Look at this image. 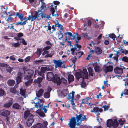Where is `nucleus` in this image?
<instances>
[{"label": "nucleus", "mask_w": 128, "mask_h": 128, "mask_svg": "<svg viewBox=\"0 0 128 128\" xmlns=\"http://www.w3.org/2000/svg\"><path fill=\"white\" fill-rule=\"evenodd\" d=\"M24 119L27 120L26 125L28 127L30 126L34 121V116L30 113L29 110H26L24 112Z\"/></svg>", "instance_id": "f257e3e1"}, {"label": "nucleus", "mask_w": 128, "mask_h": 128, "mask_svg": "<svg viewBox=\"0 0 128 128\" xmlns=\"http://www.w3.org/2000/svg\"><path fill=\"white\" fill-rule=\"evenodd\" d=\"M46 8V6H44L43 5L38 10V12L37 11L35 12V13H36V12L37 13V16H38L37 18H36V19L38 20L41 19L40 16H40L42 18H45L46 17V14H44V12Z\"/></svg>", "instance_id": "f03ea898"}, {"label": "nucleus", "mask_w": 128, "mask_h": 128, "mask_svg": "<svg viewBox=\"0 0 128 128\" xmlns=\"http://www.w3.org/2000/svg\"><path fill=\"white\" fill-rule=\"evenodd\" d=\"M34 73L33 70H25L24 73V79L29 80L32 78Z\"/></svg>", "instance_id": "7ed1b4c3"}, {"label": "nucleus", "mask_w": 128, "mask_h": 128, "mask_svg": "<svg viewBox=\"0 0 128 128\" xmlns=\"http://www.w3.org/2000/svg\"><path fill=\"white\" fill-rule=\"evenodd\" d=\"M39 109L36 111L37 113L41 117H44L46 115L44 112L45 113H46L47 112V110L46 108L44 107L43 104H41L38 106Z\"/></svg>", "instance_id": "20e7f679"}, {"label": "nucleus", "mask_w": 128, "mask_h": 128, "mask_svg": "<svg viewBox=\"0 0 128 128\" xmlns=\"http://www.w3.org/2000/svg\"><path fill=\"white\" fill-rule=\"evenodd\" d=\"M38 16H37V13L36 12L35 13L34 15H30L27 17V19L25 20L23 22L24 25L26 24V23L28 22L27 21L28 20H31V22L34 21V20H36V18H37Z\"/></svg>", "instance_id": "39448f33"}, {"label": "nucleus", "mask_w": 128, "mask_h": 128, "mask_svg": "<svg viewBox=\"0 0 128 128\" xmlns=\"http://www.w3.org/2000/svg\"><path fill=\"white\" fill-rule=\"evenodd\" d=\"M69 120V122L68 124L69 127L70 128H74L76 125V118L72 117Z\"/></svg>", "instance_id": "423d86ee"}, {"label": "nucleus", "mask_w": 128, "mask_h": 128, "mask_svg": "<svg viewBox=\"0 0 128 128\" xmlns=\"http://www.w3.org/2000/svg\"><path fill=\"white\" fill-rule=\"evenodd\" d=\"M80 71L82 79H88V74L86 68H84L82 70H80Z\"/></svg>", "instance_id": "0eeeda50"}, {"label": "nucleus", "mask_w": 128, "mask_h": 128, "mask_svg": "<svg viewBox=\"0 0 128 128\" xmlns=\"http://www.w3.org/2000/svg\"><path fill=\"white\" fill-rule=\"evenodd\" d=\"M76 121L78 122L79 121L81 120V121L85 120L86 121L87 119L86 118L85 115H83L81 114L80 113L79 115H78L76 114Z\"/></svg>", "instance_id": "6e6552de"}, {"label": "nucleus", "mask_w": 128, "mask_h": 128, "mask_svg": "<svg viewBox=\"0 0 128 128\" xmlns=\"http://www.w3.org/2000/svg\"><path fill=\"white\" fill-rule=\"evenodd\" d=\"M23 73L19 71L18 73L17 76L16 78V81L17 84H19L22 82V78Z\"/></svg>", "instance_id": "1a4fd4ad"}, {"label": "nucleus", "mask_w": 128, "mask_h": 128, "mask_svg": "<svg viewBox=\"0 0 128 128\" xmlns=\"http://www.w3.org/2000/svg\"><path fill=\"white\" fill-rule=\"evenodd\" d=\"M60 80V77L58 76L57 74H55L54 76L52 81L56 83L57 85H60L61 84Z\"/></svg>", "instance_id": "9d476101"}, {"label": "nucleus", "mask_w": 128, "mask_h": 128, "mask_svg": "<svg viewBox=\"0 0 128 128\" xmlns=\"http://www.w3.org/2000/svg\"><path fill=\"white\" fill-rule=\"evenodd\" d=\"M54 63L55 64V68H57V67H61V66L64 62H62L60 60H53Z\"/></svg>", "instance_id": "9b49d317"}, {"label": "nucleus", "mask_w": 128, "mask_h": 128, "mask_svg": "<svg viewBox=\"0 0 128 128\" xmlns=\"http://www.w3.org/2000/svg\"><path fill=\"white\" fill-rule=\"evenodd\" d=\"M10 114V112L7 110H2L0 111V115L7 117Z\"/></svg>", "instance_id": "f8f14e48"}, {"label": "nucleus", "mask_w": 128, "mask_h": 128, "mask_svg": "<svg viewBox=\"0 0 128 128\" xmlns=\"http://www.w3.org/2000/svg\"><path fill=\"white\" fill-rule=\"evenodd\" d=\"M46 78L48 80V81H50L52 80H53L54 76V74L52 72H48L47 74Z\"/></svg>", "instance_id": "ddd939ff"}, {"label": "nucleus", "mask_w": 128, "mask_h": 128, "mask_svg": "<svg viewBox=\"0 0 128 128\" xmlns=\"http://www.w3.org/2000/svg\"><path fill=\"white\" fill-rule=\"evenodd\" d=\"M93 109V110H91V112H95L96 114L99 112H101L103 111V109L102 108H99L98 107H94Z\"/></svg>", "instance_id": "4468645a"}, {"label": "nucleus", "mask_w": 128, "mask_h": 128, "mask_svg": "<svg viewBox=\"0 0 128 128\" xmlns=\"http://www.w3.org/2000/svg\"><path fill=\"white\" fill-rule=\"evenodd\" d=\"M64 32V30L63 28L62 27H61L60 30L58 34L59 39H61L63 38V34Z\"/></svg>", "instance_id": "2eb2a0df"}, {"label": "nucleus", "mask_w": 128, "mask_h": 128, "mask_svg": "<svg viewBox=\"0 0 128 128\" xmlns=\"http://www.w3.org/2000/svg\"><path fill=\"white\" fill-rule=\"evenodd\" d=\"M114 71L116 74H122L123 73L122 69L120 68L116 67L114 69Z\"/></svg>", "instance_id": "dca6fc26"}, {"label": "nucleus", "mask_w": 128, "mask_h": 128, "mask_svg": "<svg viewBox=\"0 0 128 128\" xmlns=\"http://www.w3.org/2000/svg\"><path fill=\"white\" fill-rule=\"evenodd\" d=\"M113 69V66H106L105 69H104V70L105 74L107 73L108 72H112Z\"/></svg>", "instance_id": "f3484780"}, {"label": "nucleus", "mask_w": 128, "mask_h": 128, "mask_svg": "<svg viewBox=\"0 0 128 128\" xmlns=\"http://www.w3.org/2000/svg\"><path fill=\"white\" fill-rule=\"evenodd\" d=\"M55 27H58L59 28L60 27H62L63 26L60 24H59L58 22L57 23H55V25H53L52 26V32L56 30V28H55Z\"/></svg>", "instance_id": "a211bd4d"}, {"label": "nucleus", "mask_w": 128, "mask_h": 128, "mask_svg": "<svg viewBox=\"0 0 128 128\" xmlns=\"http://www.w3.org/2000/svg\"><path fill=\"white\" fill-rule=\"evenodd\" d=\"M12 108L13 109L18 110L20 109L21 106L18 103H15L13 104Z\"/></svg>", "instance_id": "6ab92c4d"}, {"label": "nucleus", "mask_w": 128, "mask_h": 128, "mask_svg": "<svg viewBox=\"0 0 128 128\" xmlns=\"http://www.w3.org/2000/svg\"><path fill=\"white\" fill-rule=\"evenodd\" d=\"M93 66L96 72H99V68L100 67L96 62V63L94 64H93Z\"/></svg>", "instance_id": "aec40b11"}, {"label": "nucleus", "mask_w": 128, "mask_h": 128, "mask_svg": "<svg viewBox=\"0 0 128 128\" xmlns=\"http://www.w3.org/2000/svg\"><path fill=\"white\" fill-rule=\"evenodd\" d=\"M75 93V92L72 91V93H70L68 94V96H67V99L68 100L70 99H73L74 98V95Z\"/></svg>", "instance_id": "412c9836"}, {"label": "nucleus", "mask_w": 128, "mask_h": 128, "mask_svg": "<svg viewBox=\"0 0 128 128\" xmlns=\"http://www.w3.org/2000/svg\"><path fill=\"white\" fill-rule=\"evenodd\" d=\"M15 83V81L13 80L9 79L7 81V84L9 86H13Z\"/></svg>", "instance_id": "4be33fe9"}, {"label": "nucleus", "mask_w": 128, "mask_h": 128, "mask_svg": "<svg viewBox=\"0 0 128 128\" xmlns=\"http://www.w3.org/2000/svg\"><path fill=\"white\" fill-rule=\"evenodd\" d=\"M113 120L112 119H109L107 120L106 125L107 126L110 128L112 126Z\"/></svg>", "instance_id": "5701e85b"}, {"label": "nucleus", "mask_w": 128, "mask_h": 128, "mask_svg": "<svg viewBox=\"0 0 128 128\" xmlns=\"http://www.w3.org/2000/svg\"><path fill=\"white\" fill-rule=\"evenodd\" d=\"M44 90L43 89H40L38 92L37 93H36V95L37 97L39 98L41 96L43 93Z\"/></svg>", "instance_id": "b1692460"}, {"label": "nucleus", "mask_w": 128, "mask_h": 128, "mask_svg": "<svg viewBox=\"0 0 128 128\" xmlns=\"http://www.w3.org/2000/svg\"><path fill=\"white\" fill-rule=\"evenodd\" d=\"M76 46L74 47V48H72L71 49V53L72 55H74L79 50V49L78 50L77 49Z\"/></svg>", "instance_id": "393cba45"}, {"label": "nucleus", "mask_w": 128, "mask_h": 128, "mask_svg": "<svg viewBox=\"0 0 128 128\" xmlns=\"http://www.w3.org/2000/svg\"><path fill=\"white\" fill-rule=\"evenodd\" d=\"M76 46L74 47V48H72L71 49V53L72 55H74L79 50V49L78 50L77 49Z\"/></svg>", "instance_id": "a878e982"}, {"label": "nucleus", "mask_w": 128, "mask_h": 128, "mask_svg": "<svg viewBox=\"0 0 128 128\" xmlns=\"http://www.w3.org/2000/svg\"><path fill=\"white\" fill-rule=\"evenodd\" d=\"M102 52V51L100 48L99 47H96L95 48V53L97 54H100Z\"/></svg>", "instance_id": "bb28decb"}, {"label": "nucleus", "mask_w": 128, "mask_h": 128, "mask_svg": "<svg viewBox=\"0 0 128 128\" xmlns=\"http://www.w3.org/2000/svg\"><path fill=\"white\" fill-rule=\"evenodd\" d=\"M17 16L19 18L21 21H22L24 20V15L22 14H20L18 12H16V14L15 15Z\"/></svg>", "instance_id": "cd10ccee"}, {"label": "nucleus", "mask_w": 128, "mask_h": 128, "mask_svg": "<svg viewBox=\"0 0 128 128\" xmlns=\"http://www.w3.org/2000/svg\"><path fill=\"white\" fill-rule=\"evenodd\" d=\"M76 78L78 80H79V79L82 78L81 73L80 71L79 72H77L75 74Z\"/></svg>", "instance_id": "c85d7f7f"}, {"label": "nucleus", "mask_w": 128, "mask_h": 128, "mask_svg": "<svg viewBox=\"0 0 128 128\" xmlns=\"http://www.w3.org/2000/svg\"><path fill=\"white\" fill-rule=\"evenodd\" d=\"M68 80L69 82H72L74 80V77L73 75L69 74L68 76Z\"/></svg>", "instance_id": "c756f323"}, {"label": "nucleus", "mask_w": 128, "mask_h": 128, "mask_svg": "<svg viewBox=\"0 0 128 128\" xmlns=\"http://www.w3.org/2000/svg\"><path fill=\"white\" fill-rule=\"evenodd\" d=\"M112 122V126L116 128L119 125V123L117 121L116 119H114V121L113 120Z\"/></svg>", "instance_id": "7c9ffc66"}, {"label": "nucleus", "mask_w": 128, "mask_h": 128, "mask_svg": "<svg viewBox=\"0 0 128 128\" xmlns=\"http://www.w3.org/2000/svg\"><path fill=\"white\" fill-rule=\"evenodd\" d=\"M75 54L76 55V57H78L79 58H80L81 56L83 55L84 54V52H77Z\"/></svg>", "instance_id": "2f4dec72"}, {"label": "nucleus", "mask_w": 128, "mask_h": 128, "mask_svg": "<svg viewBox=\"0 0 128 128\" xmlns=\"http://www.w3.org/2000/svg\"><path fill=\"white\" fill-rule=\"evenodd\" d=\"M28 80L25 82V84L26 86H28L32 82L33 79L32 78L31 79L27 80Z\"/></svg>", "instance_id": "473e14b6"}, {"label": "nucleus", "mask_w": 128, "mask_h": 128, "mask_svg": "<svg viewBox=\"0 0 128 128\" xmlns=\"http://www.w3.org/2000/svg\"><path fill=\"white\" fill-rule=\"evenodd\" d=\"M89 100V99L87 98H85L84 99H82V102H81V104H90V103L88 102Z\"/></svg>", "instance_id": "72a5a7b5"}, {"label": "nucleus", "mask_w": 128, "mask_h": 128, "mask_svg": "<svg viewBox=\"0 0 128 128\" xmlns=\"http://www.w3.org/2000/svg\"><path fill=\"white\" fill-rule=\"evenodd\" d=\"M42 53V48H38L37 49V50L36 52V54L38 55V57H39L41 55Z\"/></svg>", "instance_id": "f704fd0d"}, {"label": "nucleus", "mask_w": 128, "mask_h": 128, "mask_svg": "<svg viewBox=\"0 0 128 128\" xmlns=\"http://www.w3.org/2000/svg\"><path fill=\"white\" fill-rule=\"evenodd\" d=\"M21 44L19 42L16 43H13L12 44V46L15 48H19Z\"/></svg>", "instance_id": "c9c22d12"}, {"label": "nucleus", "mask_w": 128, "mask_h": 128, "mask_svg": "<svg viewBox=\"0 0 128 128\" xmlns=\"http://www.w3.org/2000/svg\"><path fill=\"white\" fill-rule=\"evenodd\" d=\"M88 72L89 75L91 76H93V70L92 69V68L90 67H89L88 68Z\"/></svg>", "instance_id": "e433bc0d"}, {"label": "nucleus", "mask_w": 128, "mask_h": 128, "mask_svg": "<svg viewBox=\"0 0 128 128\" xmlns=\"http://www.w3.org/2000/svg\"><path fill=\"white\" fill-rule=\"evenodd\" d=\"M50 93L48 92H45L44 94V97L46 98H49L50 97Z\"/></svg>", "instance_id": "4c0bfd02"}, {"label": "nucleus", "mask_w": 128, "mask_h": 128, "mask_svg": "<svg viewBox=\"0 0 128 128\" xmlns=\"http://www.w3.org/2000/svg\"><path fill=\"white\" fill-rule=\"evenodd\" d=\"M12 104V102H8V103H6L5 104H4V107L8 108L10 107Z\"/></svg>", "instance_id": "58836bf2"}, {"label": "nucleus", "mask_w": 128, "mask_h": 128, "mask_svg": "<svg viewBox=\"0 0 128 128\" xmlns=\"http://www.w3.org/2000/svg\"><path fill=\"white\" fill-rule=\"evenodd\" d=\"M77 58L76 56H74V57L71 58L70 60V62H72L74 64H75V62L77 60Z\"/></svg>", "instance_id": "ea45409f"}, {"label": "nucleus", "mask_w": 128, "mask_h": 128, "mask_svg": "<svg viewBox=\"0 0 128 128\" xmlns=\"http://www.w3.org/2000/svg\"><path fill=\"white\" fill-rule=\"evenodd\" d=\"M48 70V68L47 67H42L41 68L40 71L42 73H44L46 70Z\"/></svg>", "instance_id": "a19ab883"}, {"label": "nucleus", "mask_w": 128, "mask_h": 128, "mask_svg": "<svg viewBox=\"0 0 128 128\" xmlns=\"http://www.w3.org/2000/svg\"><path fill=\"white\" fill-rule=\"evenodd\" d=\"M60 81L61 83H62L65 84H66L67 83V80L64 78H61Z\"/></svg>", "instance_id": "79ce46f5"}, {"label": "nucleus", "mask_w": 128, "mask_h": 128, "mask_svg": "<svg viewBox=\"0 0 128 128\" xmlns=\"http://www.w3.org/2000/svg\"><path fill=\"white\" fill-rule=\"evenodd\" d=\"M5 92L2 88H0V96H3L5 94Z\"/></svg>", "instance_id": "37998d69"}, {"label": "nucleus", "mask_w": 128, "mask_h": 128, "mask_svg": "<svg viewBox=\"0 0 128 128\" xmlns=\"http://www.w3.org/2000/svg\"><path fill=\"white\" fill-rule=\"evenodd\" d=\"M84 79H82V81L80 84L82 88H84L86 86V83L84 82Z\"/></svg>", "instance_id": "c03bdc74"}, {"label": "nucleus", "mask_w": 128, "mask_h": 128, "mask_svg": "<svg viewBox=\"0 0 128 128\" xmlns=\"http://www.w3.org/2000/svg\"><path fill=\"white\" fill-rule=\"evenodd\" d=\"M26 90H22L20 89V93L22 96H24L26 94Z\"/></svg>", "instance_id": "a18cd8bd"}, {"label": "nucleus", "mask_w": 128, "mask_h": 128, "mask_svg": "<svg viewBox=\"0 0 128 128\" xmlns=\"http://www.w3.org/2000/svg\"><path fill=\"white\" fill-rule=\"evenodd\" d=\"M108 37L110 38L113 40H114L116 38V36L114 34H108Z\"/></svg>", "instance_id": "49530a36"}, {"label": "nucleus", "mask_w": 128, "mask_h": 128, "mask_svg": "<svg viewBox=\"0 0 128 128\" xmlns=\"http://www.w3.org/2000/svg\"><path fill=\"white\" fill-rule=\"evenodd\" d=\"M50 12L52 13V16H54V14L55 12L54 8L53 7H51L50 8Z\"/></svg>", "instance_id": "de8ad7c7"}, {"label": "nucleus", "mask_w": 128, "mask_h": 128, "mask_svg": "<svg viewBox=\"0 0 128 128\" xmlns=\"http://www.w3.org/2000/svg\"><path fill=\"white\" fill-rule=\"evenodd\" d=\"M122 60L124 62L128 63V57L124 56L122 58Z\"/></svg>", "instance_id": "09e8293b"}, {"label": "nucleus", "mask_w": 128, "mask_h": 128, "mask_svg": "<svg viewBox=\"0 0 128 128\" xmlns=\"http://www.w3.org/2000/svg\"><path fill=\"white\" fill-rule=\"evenodd\" d=\"M102 108H104V111H106L109 109V106H108L105 105L103 106L102 107Z\"/></svg>", "instance_id": "8fccbe9b"}, {"label": "nucleus", "mask_w": 128, "mask_h": 128, "mask_svg": "<svg viewBox=\"0 0 128 128\" xmlns=\"http://www.w3.org/2000/svg\"><path fill=\"white\" fill-rule=\"evenodd\" d=\"M51 47L50 46H47L43 48L42 50L45 51L48 50Z\"/></svg>", "instance_id": "3c124183"}, {"label": "nucleus", "mask_w": 128, "mask_h": 128, "mask_svg": "<svg viewBox=\"0 0 128 128\" xmlns=\"http://www.w3.org/2000/svg\"><path fill=\"white\" fill-rule=\"evenodd\" d=\"M45 44L47 45V46H50L51 47L52 46V43L50 42L48 40H47L45 42Z\"/></svg>", "instance_id": "603ef678"}, {"label": "nucleus", "mask_w": 128, "mask_h": 128, "mask_svg": "<svg viewBox=\"0 0 128 128\" xmlns=\"http://www.w3.org/2000/svg\"><path fill=\"white\" fill-rule=\"evenodd\" d=\"M125 120H122V119H120L119 120L118 122L120 124L122 125L125 122Z\"/></svg>", "instance_id": "864d4df0"}, {"label": "nucleus", "mask_w": 128, "mask_h": 128, "mask_svg": "<svg viewBox=\"0 0 128 128\" xmlns=\"http://www.w3.org/2000/svg\"><path fill=\"white\" fill-rule=\"evenodd\" d=\"M38 123L35 125H34L32 126L31 128H40L39 126Z\"/></svg>", "instance_id": "5fc2aeb1"}, {"label": "nucleus", "mask_w": 128, "mask_h": 128, "mask_svg": "<svg viewBox=\"0 0 128 128\" xmlns=\"http://www.w3.org/2000/svg\"><path fill=\"white\" fill-rule=\"evenodd\" d=\"M6 70L7 72L10 73L12 71V68L11 67H8L6 68Z\"/></svg>", "instance_id": "6e6d98bb"}, {"label": "nucleus", "mask_w": 128, "mask_h": 128, "mask_svg": "<svg viewBox=\"0 0 128 128\" xmlns=\"http://www.w3.org/2000/svg\"><path fill=\"white\" fill-rule=\"evenodd\" d=\"M14 18H12L11 17H8V18L6 20V21L8 22H12Z\"/></svg>", "instance_id": "4d7b16f0"}, {"label": "nucleus", "mask_w": 128, "mask_h": 128, "mask_svg": "<svg viewBox=\"0 0 128 128\" xmlns=\"http://www.w3.org/2000/svg\"><path fill=\"white\" fill-rule=\"evenodd\" d=\"M10 92L12 93L15 94L16 93V89L15 88H12L10 90Z\"/></svg>", "instance_id": "13d9d810"}, {"label": "nucleus", "mask_w": 128, "mask_h": 128, "mask_svg": "<svg viewBox=\"0 0 128 128\" xmlns=\"http://www.w3.org/2000/svg\"><path fill=\"white\" fill-rule=\"evenodd\" d=\"M43 60H36L35 61V62L36 64H38L40 63H41L43 62Z\"/></svg>", "instance_id": "bf43d9fd"}, {"label": "nucleus", "mask_w": 128, "mask_h": 128, "mask_svg": "<svg viewBox=\"0 0 128 128\" xmlns=\"http://www.w3.org/2000/svg\"><path fill=\"white\" fill-rule=\"evenodd\" d=\"M30 56L27 57L25 59L24 62H28L30 59Z\"/></svg>", "instance_id": "052dcab7"}, {"label": "nucleus", "mask_w": 128, "mask_h": 128, "mask_svg": "<svg viewBox=\"0 0 128 128\" xmlns=\"http://www.w3.org/2000/svg\"><path fill=\"white\" fill-rule=\"evenodd\" d=\"M7 66V64L4 63H0V66L1 67H6Z\"/></svg>", "instance_id": "680f3d73"}, {"label": "nucleus", "mask_w": 128, "mask_h": 128, "mask_svg": "<svg viewBox=\"0 0 128 128\" xmlns=\"http://www.w3.org/2000/svg\"><path fill=\"white\" fill-rule=\"evenodd\" d=\"M64 34L66 35L68 34L70 37L72 36V34L70 32H66L64 33Z\"/></svg>", "instance_id": "e2e57ef3"}, {"label": "nucleus", "mask_w": 128, "mask_h": 128, "mask_svg": "<svg viewBox=\"0 0 128 128\" xmlns=\"http://www.w3.org/2000/svg\"><path fill=\"white\" fill-rule=\"evenodd\" d=\"M38 123L40 128H46L44 127V125L43 123V124L40 123Z\"/></svg>", "instance_id": "0e129e2a"}, {"label": "nucleus", "mask_w": 128, "mask_h": 128, "mask_svg": "<svg viewBox=\"0 0 128 128\" xmlns=\"http://www.w3.org/2000/svg\"><path fill=\"white\" fill-rule=\"evenodd\" d=\"M118 56L117 54H116L115 56H114L113 57V58L114 60H116L117 61L118 59Z\"/></svg>", "instance_id": "69168bd1"}, {"label": "nucleus", "mask_w": 128, "mask_h": 128, "mask_svg": "<svg viewBox=\"0 0 128 128\" xmlns=\"http://www.w3.org/2000/svg\"><path fill=\"white\" fill-rule=\"evenodd\" d=\"M22 44L25 45H26L27 44L26 42L24 39H22Z\"/></svg>", "instance_id": "338daca9"}, {"label": "nucleus", "mask_w": 128, "mask_h": 128, "mask_svg": "<svg viewBox=\"0 0 128 128\" xmlns=\"http://www.w3.org/2000/svg\"><path fill=\"white\" fill-rule=\"evenodd\" d=\"M54 51H51L50 52V53L48 54L49 57H51L54 54Z\"/></svg>", "instance_id": "774afa93"}]
</instances>
